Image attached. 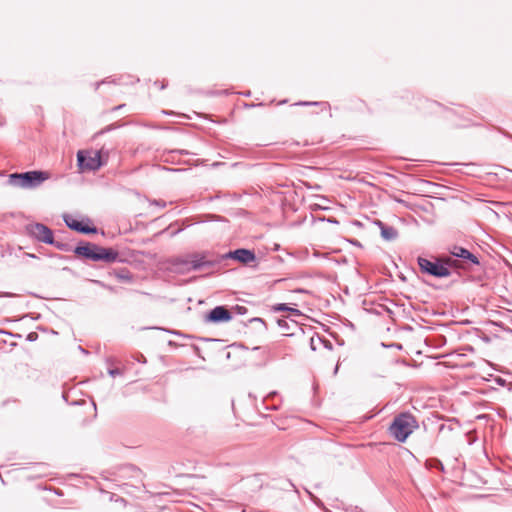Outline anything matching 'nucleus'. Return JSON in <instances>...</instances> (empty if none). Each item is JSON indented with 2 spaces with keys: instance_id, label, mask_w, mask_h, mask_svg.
Wrapping results in <instances>:
<instances>
[{
  "instance_id": "obj_1",
  "label": "nucleus",
  "mask_w": 512,
  "mask_h": 512,
  "mask_svg": "<svg viewBox=\"0 0 512 512\" xmlns=\"http://www.w3.org/2000/svg\"><path fill=\"white\" fill-rule=\"evenodd\" d=\"M418 428L417 418L411 412L405 411L394 416L387 431L396 441L404 443Z\"/></svg>"
},
{
  "instance_id": "obj_2",
  "label": "nucleus",
  "mask_w": 512,
  "mask_h": 512,
  "mask_svg": "<svg viewBox=\"0 0 512 512\" xmlns=\"http://www.w3.org/2000/svg\"><path fill=\"white\" fill-rule=\"evenodd\" d=\"M73 252L77 256L96 262L114 263L119 260V253L113 248H104L91 242H80Z\"/></svg>"
},
{
  "instance_id": "obj_3",
  "label": "nucleus",
  "mask_w": 512,
  "mask_h": 512,
  "mask_svg": "<svg viewBox=\"0 0 512 512\" xmlns=\"http://www.w3.org/2000/svg\"><path fill=\"white\" fill-rule=\"evenodd\" d=\"M417 263L422 273L437 278H444L451 275L449 267L456 265V260L451 257H443L436 261H431L424 257H418Z\"/></svg>"
},
{
  "instance_id": "obj_4",
  "label": "nucleus",
  "mask_w": 512,
  "mask_h": 512,
  "mask_svg": "<svg viewBox=\"0 0 512 512\" xmlns=\"http://www.w3.org/2000/svg\"><path fill=\"white\" fill-rule=\"evenodd\" d=\"M47 179L48 174L46 172L35 170L10 174L8 183L14 187L31 189L40 186Z\"/></svg>"
},
{
  "instance_id": "obj_5",
  "label": "nucleus",
  "mask_w": 512,
  "mask_h": 512,
  "mask_svg": "<svg viewBox=\"0 0 512 512\" xmlns=\"http://www.w3.org/2000/svg\"><path fill=\"white\" fill-rule=\"evenodd\" d=\"M184 265V270L190 271H210L217 266L220 261L218 259H211L207 253H193L188 255L185 259L180 261Z\"/></svg>"
},
{
  "instance_id": "obj_6",
  "label": "nucleus",
  "mask_w": 512,
  "mask_h": 512,
  "mask_svg": "<svg viewBox=\"0 0 512 512\" xmlns=\"http://www.w3.org/2000/svg\"><path fill=\"white\" fill-rule=\"evenodd\" d=\"M103 150L99 151H79L77 153L78 165L81 169L95 171L103 164Z\"/></svg>"
},
{
  "instance_id": "obj_7",
  "label": "nucleus",
  "mask_w": 512,
  "mask_h": 512,
  "mask_svg": "<svg viewBox=\"0 0 512 512\" xmlns=\"http://www.w3.org/2000/svg\"><path fill=\"white\" fill-rule=\"evenodd\" d=\"M26 233L34 240L50 244L53 243V231L42 223H30L25 227Z\"/></svg>"
},
{
  "instance_id": "obj_8",
  "label": "nucleus",
  "mask_w": 512,
  "mask_h": 512,
  "mask_svg": "<svg viewBox=\"0 0 512 512\" xmlns=\"http://www.w3.org/2000/svg\"><path fill=\"white\" fill-rule=\"evenodd\" d=\"M232 319L231 312L225 306H216L204 317L207 323H223Z\"/></svg>"
},
{
  "instance_id": "obj_9",
  "label": "nucleus",
  "mask_w": 512,
  "mask_h": 512,
  "mask_svg": "<svg viewBox=\"0 0 512 512\" xmlns=\"http://www.w3.org/2000/svg\"><path fill=\"white\" fill-rule=\"evenodd\" d=\"M63 220H64L65 224L71 230L77 231L79 233H82V234H92V233H96L97 232V228L96 227H90L87 224V222L90 221L89 219H87L86 222H84L83 220L82 221L77 220V219L73 218L70 215H65L63 217Z\"/></svg>"
},
{
  "instance_id": "obj_10",
  "label": "nucleus",
  "mask_w": 512,
  "mask_h": 512,
  "mask_svg": "<svg viewBox=\"0 0 512 512\" xmlns=\"http://www.w3.org/2000/svg\"><path fill=\"white\" fill-rule=\"evenodd\" d=\"M450 254L452 256L451 258H453V257L455 258L454 260H456V263L458 262V259H460L463 261H468L473 265H479V260H478L477 256L472 254L466 248L455 245L450 248ZM454 267H457V264L454 265Z\"/></svg>"
},
{
  "instance_id": "obj_11",
  "label": "nucleus",
  "mask_w": 512,
  "mask_h": 512,
  "mask_svg": "<svg viewBox=\"0 0 512 512\" xmlns=\"http://www.w3.org/2000/svg\"><path fill=\"white\" fill-rule=\"evenodd\" d=\"M223 258H232L241 263L247 264L255 260V254L251 250L241 248L228 252L223 256Z\"/></svg>"
},
{
  "instance_id": "obj_12",
  "label": "nucleus",
  "mask_w": 512,
  "mask_h": 512,
  "mask_svg": "<svg viewBox=\"0 0 512 512\" xmlns=\"http://www.w3.org/2000/svg\"><path fill=\"white\" fill-rule=\"evenodd\" d=\"M190 154L191 153L188 150L184 149L164 150L160 156V160L165 163L180 164V156Z\"/></svg>"
},
{
  "instance_id": "obj_13",
  "label": "nucleus",
  "mask_w": 512,
  "mask_h": 512,
  "mask_svg": "<svg viewBox=\"0 0 512 512\" xmlns=\"http://www.w3.org/2000/svg\"><path fill=\"white\" fill-rule=\"evenodd\" d=\"M376 225L380 228L381 236L386 241H394L398 237V231L393 226L386 225L382 221L378 220Z\"/></svg>"
},
{
  "instance_id": "obj_14",
  "label": "nucleus",
  "mask_w": 512,
  "mask_h": 512,
  "mask_svg": "<svg viewBox=\"0 0 512 512\" xmlns=\"http://www.w3.org/2000/svg\"><path fill=\"white\" fill-rule=\"evenodd\" d=\"M49 245H53L58 250H61L64 252H70V251L74 250L72 248L71 244H69L68 242L61 241V240H55L54 238H53V243H50Z\"/></svg>"
},
{
  "instance_id": "obj_15",
  "label": "nucleus",
  "mask_w": 512,
  "mask_h": 512,
  "mask_svg": "<svg viewBox=\"0 0 512 512\" xmlns=\"http://www.w3.org/2000/svg\"><path fill=\"white\" fill-rule=\"evenodd\" d=\"M430 467H434V468H437L441 471H444V466L442 464V462L438 459H431L428 461Z\"/></svg>"
},
{
  "instance_id": "obj_16",
  "label": "nucleus",
  "mask_w": 512,
  "mask_h": 512,
  "mask_svg": "<svg viewBox=\"0 0 512 512\" xmlns=\"http://www.w3.org/2000/svg\"><path fill=\"white\" fill-rule=\"evenodd\" d=\"M323 342V339L321 337H312L310 339V347L313 351H315L317 349V344H321Z\"/></svg>"
},
{
  "instance_id": "obj_17",
  "label": "nucleus",
  "mask_w": 512,
  "mask_h": 512,
  "mask_svg": "<svg viewBox=\"0 0 512 512\" xmlns=\"http://www.w3.org/2000/svg\"><path fill=\"white\" fill-rule=\"evenodd\" d=\"M272 310L275 311V312L288 311L289 307L287 306V304L281 303V304L274 305L272 307Z\"/></svg>"
},
{
  "instance_id": "obj_18",
  "label": "nucleus",
  "mask_w": 512,
  "mask_h": 512,
  "mask_svg": "<svg viewBox=\"0 0 512 512\" xmlns=\"http://www.w3.org/2000/svg\"><path fill=\"white\" fill-rule=\"evenodd\" d=\"M277 324L282 329H286V330L289 329L288 322L285 319H278L277 320Z\"/></svg>"
},
{
  "instance_id": "obj_19",
  "label": "nucleus",
  "mask_w": 512,
  "mask_h": 512,
  "mask_svg": "<svg viewBox=\"0 0 512 512\" xmlns=\"http://www.w3.org/2000/svg\"><path fill=\"white\" fill-rule=\"evenodd\" d=\"M108 373H109L110 376L115 377V376L121 374V370L118 369V368H113V369H109Z\"/></svg>"
},
{
  "instance_id": "obj_20",
  "label": "nucleus",
  "mask_w": 512,
  "mask_h": 512,
  "mask_svg": "<svg viewBox=\"0 0 512 512\" xmlns=\"http://www.w3.org/2000/svg\"><path fill=\"white\" fill-rule=\"evenodd\" d=\"M288 312L293 315V316H301L302 313L300 310L296 309V308H292V307H289V310Z\"/></svg>"
},
{
  "instance_id": "obj_21",
  "label": "nucleus",
  "mask_w": 512,
  "mask_h": 512,
  "mask_svg": "<svg viewBox=\"0 0 512 512\" xmlns=\"http://www.w3.org/2000/svg\"><path fill=\"white\" fill-rule=\"evenodd\" d=\"M321 344H324V346H325L326 348H328V349H331V348H332V344H331V342H330V341H328V340H324V339H323V342H322Z\"/></svg>"
},
{
  "instance_id": "obj_22",
  "label": "nucleus",
  "mask_w": 512,
  "mask_h": 512,
  "mask_svg": "<svg viewBox=\"0 0 512 512\" xmlns=\"http://www.w3.org/2000/svg\"><path fill=\"white\" fill-rule=\"evenodd\" d=\"M152 203L157 205V206H160L162 208L165 207V205H166L165 202H161V201H158V200H154Z\"/></svg>"
},
{
  "instance_id": "obj_23",
  "label": "nucleus",
  "mask_w": 512,
  "mask_h": 512,
  "mask_svg": "<svg viewBox=\"0 0 512 512\" xmlns=\"http://www.w3.org/2000/svg\"><path fill=\"white\" fill-rule=\"evenodd\" d=\"M115 496H116L115 494H112V495H111V497H110V500L121 501V502H124V501H125V500H124L123 498H121V497H117V498L115 499Z\"/></svg>"
},
{
  "instance_id": "obj_24",
  "label": "nucleus",
  "mask_w": 512,
  "mask_h": 512,
  "mask_svg": "<svg viewBox=\"0 0 512 512\" xmlns=\"http://www.w3.org/2000/svg\"><path fill=\"white\" fill-rule=\"evenodd\" d=\"M317 103L314 102H299L298 105H302V106H309V105H316Z\"/></svg>"
},
{
  "instance_id": "obj_25",
  "label": "nucleus",
  "mask_w": 512,
  "mask_h": 512,
  "mask_svg": "<svg viewBox=\"0 0 512 512\" xmlns=\"http://www.w3.org/2000/svg\"><path fill=\"white\" fill-rule=\"evenodd\" d=\"M253 321L260 322L262 324H265V321L262 318H254Z\"/></svg>"
},
{
  "instance_id": "obj_26",
  "label": "nucleus",
  "mask_w": 512,
  "mask_h": 512,
  "mask_svg": "<svg viewBox=\"0 0 512 512\" xmlns=\"http://www.w3.org/2000/svg\"><path fill=\"white\" fill-rule=\"evenodd\" d=\"M35 336H36V334H34V333H30V334L28 335V339H29L30 341H32V340L34 339V337H35Z\"/></svg>"
},
{
  "instance_id": "obj_27",
  "label": "nucleus",
  "mask_w": 512,
  "mask_h": 512,
  "mask_svg": "<svg viewBox=\"0 0 512 512\" xmlns=\"http://www.w3.org/2000/svg\"><path fill=\"white\" fill-rule=\"evenodd\" d=\"M105 82H106L105 80H103V81H101V82H97V83H96V89H98V88H99V86H100L101 84L105 83Z\"/></svg>"
},
{
  "instance_id": "obj_28",
  "label": "nucleus",
  "mask_w": 512,
  "mask_h": 512,
  "mask_svg": "<svg viewBox=\"0 0 512 512\" xmlns=\"http://www.w3.org/2000/svg\"><path fill=\"white\" fill-rule=\"evenodd\" d=\"M338 367H339V366H338V365H336V367H335V371H334V373H335V374H336V373H337V371H338Z\"/></svg>"
}]
</instances>
